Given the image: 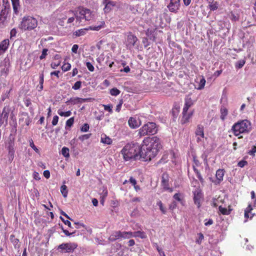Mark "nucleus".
Instances as JSON below:
<instances>
[{
    "mask_svg": "<svg viewBox=\"0 0 256 256\" xmlns=\"http://www.w3.org/2000/svg\"><path fill=\"white\" fill-rule=\"evenodd\" d=\"M195 135L196 137V142H204L205 138L204 134V126L202 124H198L195 130Z\"/></svg>",
    "mask_w": 256,
    "mask_h": 256,
    "instance_id": "8",
    "label": "nucleus"
},
{
    "mask_svg": "<svg viewBox=\"0 0 256 256\" xmlns=\"http://www.w3.org/2000/svg\"><path fill=\"white\" fill-rule=\"evenodd\" d=\"M76 17L72 16L69 18L67 20L68 24H72V25H76Z\"/></svg>",
    "mask_w": 256,
    "mask_h": 256,
    "instance_id": "47",
    "label": "nucleus"
},
{
    "mask_svg": "<svg viewBox=\"0 0 256 256\" xmlns=\"http://www.w3.org/2000/svg\"><path fill=\"white\" fill-rule=\"evenodd\" d=\"M198 238L196 240V242L198 244H200L202 240L204 238V236L202 233H199L198 234Z\"/></svg>",
    "mask_w": 256,
    "mask_h": 256,
    "instance_id": "53",
    "label": "nucleus"
},
{
    "mask_svg": "<svg viewBox=\"0 0 256 256\" xmlns=\"http://www.w3.org/2000/svg\"><path fill=\"white\" fill-rule=\"evenodd\" d=\"M104 3L105 4V6L104 10L105 12H109L112 8L116 5L115 2L109 0H104Z\"/></svg>",
    "mask_w": 256,
    "mask_h": 256,
    "instance_id": "19",
    "label": "nucleus"
},
{
    "mask_svg": "<svg viewBox=\"0 0 256 256\" xmlns=\"http://www.w3.org/2000/svg\"><path fill=\"white\" fill-rule=\"evenodd\" d=\"M60 218L61 220L63 222L66 224L67 225L68 227H71V223L68 220H65L63 218L62 216L60 217Z\"/></svg>",
    "mask_w": 256,
    "mask_h": 256,
    "instance_id": "62",
    "label": "nucleus"
},
{
    "mask_svg": "<svg viewBox=\"0 0 256 256\" xmlns=\"http://www.w3.org/2000/svg\"><path fill=\"white\" fill-rule=\"evenodd\" d=\"M112 140L104 134H102L100 138V142L106 144H110L112 143Z\"/></svg>",
    "mask_w": 256,
    "mask_h": 256,
    "instance_id": "24",
    "label": "nucleus"
},
{
    "mask_svg": "<svg viewBox=\"0 0 256 256\" xmlns=\"http://www.w3.org/2000/svg\"><path fill=\"white\" fill-rule=\"evenodd\" d=\"M62 56L60 54H56L54 57V60L55 62H53L50 64V66L53 69H56L58 67L61 63Z\"/></svg>",
    "mask_w": 256,
    "mask_h": 256,
    "instance_id": "17",
    "label": "nucleus"
},
{
    "mask_svg": "<svg viewBox=\"0 0 256 256\" xmlns=\"http://www.w3.org/2000/svg\"><path fill=\"white\" fill-rule=\"evenodd\" d=\"M86 65L88 68V69L90 71V72H93L94 70V67L93 66V65L89 62H86Z\"/></svg>",
    "mask_w": 256,
    "mask_h": 256,
    "instance_id": "51",
    "label": "nucleus"
},
{
    "mask_svg": "<svg viewBox=\"0 0 256 256\" xmlns=\"http://www.w3.org/2000/svg\"><path fill=\"white\" fill-rule=\"evenodd\" d=\"M40 86H39V90H42L43 89V84L44 82V74H42L40 75Z\"/></svg>",
    "mask_w": 256,
    "mask_h": 256,
    "instance_id": "46",
    "label": "nucleus"
},
{
    "mask_svg": "<svg viewBox=\"0 0 256 256\" xmlns=\"http://www.w3.org/2000/svg\"><path fill=\"white\" fill-rule=\"evenodd\" d=\"M220 118L222 121H224L228 114V109L224 106H222L220 108Z\"/></svg>",
    "mask_w": 256,
    "mask_h": 256,
    "instance_id": "23",
    "label": "nucleus"
},
{
    "mask_svg": "<svg viewBox=\"0 0 256 256\" xmlns=\"http://www.w3.org/2000/svg\"><path fill=\"white\" fill-rule=\"evenodd\" d=\"M220 212L222 214L224 215H228L230 214V210H228L226 208H224L222 207V206H220L218 208Z\"/></svg>",
    "mask_w": 256,
    "mask_h": 256,
    "instance_id": "35",
    "label": "nucleus"
},
{
    "mask_svg": "<svg viewBox=\"0 0 256 256\" xmlns=\"http://www.w3.org/2000/svg\"><path fill=\"white\" fill-rule=\"evenodd\" d=\"M6 6H5V8L4 9H2L0 13V16H2L4 19L6 20Z\"/></svg>",
    "mask_w": 256,
    "mask_h": 256,
    "instance_id": "63",
    "label": "nucleus"
},
{
    "mask_svg": "<svg viewBox=\"0 0 256 256\" xmlns=\"http://www.w3.org/2000/svg\"><path fill=\"white\" fill-rule=\"evenodd\" d=\"M158 132V128L154 122H148L144 124L138 130V135L142 136L146 135H154Z\"/></svg>",
    "mask_w": 256,
    "mask_h": 256,
    "instance_id": "5",
    "label": "nucleus"
},
{
    "mask_svg": "<svg viewBox=\"0 0 256 256\" xmlns=\"http://www.w3.org/2000/svg\"><path fill=\"white\" fill-rule=\"evenodd\" d=\"M246 63L244 60H241L238 61L236 64V67L238 68H242Z\"/></svg>",
    "mask_w": 256,
    "mask_h": 256,
    "instance_id": "43",
    "label": "nucleus"
},
{
    "mask_svg": "<svg viewBox=\"0 0 256 256\" xmlns=\"http://www.w3.org/2000/svg\"><path fill=\"white\" fill-rule=\"evenodd\" d=\"M224 172H225L223 169H218L217 170L216 176L218 181V183H220L223 180Z\"/></svg>",
    "mask_w": 256,
    "mask_h": 256,
    "instance_id": "22",
    "label": "nucleus"
},
{
    "mask_svg": "<svg viewBox=\"0 0 256 256\" xmlns=\"http://www.w3.org/2000/svg\"><path fill=\"white\" fill-rule=\"evenodd\" d=\"M232 131L234 135L238 138H242L241 134L248 133L251 130V124L247 120H240L235 123L232 127Z\"/></svg>",
    "mask_w": 256,
    "mask_h": 256,
    "instance_id": "3",
    "label": "nucleus"
},
{
    "mask_svg": "<svg viewBox=\"0 0 256 256\" xmlns=\"http://www.w3.org/2000/svg\"><path fill=\"white\" fill-rule=\"evenodd\" d=\"M9 44L8 39H5L0 42V56L7 50Z\"/></svg>",
    "mask_w": 256,
    "mask_h": 256,
    "instance_id": "18",
    "label": "nucleus"
},
{
    "mask_svg": "<svg viewBox=\"0 0 256 256\" xmlns=\"http://www.w3.org/2000/svg\"><path fill=\"white\" fill-rule=\"evenodd\" d=\"M8 154V156H9V160L10 161H12L14 158V151L9 150Z\"/></svg>",
    "mask_w": 256,
    "mask_h": 256,
    "instance_id": "59",
    "label": "nucleus"
},
{
    "mask_svg": "<svg viewBox=\"0 0 256 256\" xmlns=\"http://www.w3.org/2000/svg\"><path fill=\"white\" fill-rule=\"evenodd\" d=\"M123 158L126 161L130 159L140 158V146L136 143L126 144L121 150Z\"/></svg>",
    "mask_w": 256,
    "mask_h": 256,
    "instance_id": "2",
    "label": "nucleus"
},
{
    "mask_svg": "<svg viewBox=\"0 0 256 256\" xmlns=\"http://www.w3.org/2000/svg\"><path fill=\"white\" fill-rule=\"evenodd\" d=\"M60 192L62 194L64 197L66 198L68 196V190H67V186L63 184L61 188H60Z\"/></svg>",
    "mask_w": 256,
    "mask_h": 256,
    "instance_id": "34",
    "label": "nucleus"
},
{
    "mask_svg": "<svg viewBox=\"0 0 256 256\" xmlns=\"http://www.w3.org/2000/svg\"><path fill=\"white\" fill-rule=\"evenodd\" d=\"M248 164L246 160H241L238 162V166L240 168L244 167Z\"/></svg>",
    "mask_w": 256,
    "mask_h": 256,
    "instance_id": "61",
    "label": "nucleus"
},
{
    "mask_svg": "<svg viewBox=\"0 0 256 256\" xmlns=\"http://www.w3.org/2000/svg\"><path fill=\"white\" fill-rule=\"evenodd\" d=\"M88 98H82L78 97H75L70 98L66 102V103L68 104H71L74 105L78 104H81L82 102H86L88 101Z\"/></svg>",
    "mask_w": 256,
    "mask_h": 256,
    "instance_id": "14",
    "label": "nucleus"
},
{
    "mask_svg": "<svg viewBox=\"0 0 256 256\" xmlns=\"http://www.w3.org/2000/svg\"><path fill=\"white\" fill-rule=\"evenodd\" d=\"M78 44H75L73 45L72 48V52L76 54L78 52Z\"/></svg>",
    "mask_w": 256,
    "mask_h": 256,
    "instance_id": "64",
    "label": "nucleus"
},
{
    "mask_svg": "<svg viewBox=\"0 0 256 256\" xmlns=\"http://www.w3.org/2000/svg\"><path fill=\"white\" fill-rule=\"evenodd\" d=\"M71 68V64L70 63H64L62 66V69L64 72H67Z\"/></svg>",
    "mask_w": 256,
    "mask_h": 256,
    "instance_id": "39",
    "label": "nucleus"
},
{
    "mask_svg": "<svg viewBox=\"0 0 256 256\" xmlns=\"http://www.w3.org/2000/svg\"><path fill=\"white\" fill-rule=\"evenodd\" d=\"M76 26L83 25L86 21L90 20L92 18L90 10L84 8H79L74 14Z\"/></svg>",
    "mask_w": 256,
    "mask_h": 256,
    "instance_id": "4",
    "label": "nucleus"
},
{
    "mask_svg": "<svg viewBox=\"0 0 256 256\" xmlns=\"http://www.w3.org/2000/svg\"><path fill=\"white\" fill-rule=\"evenodd\" d=\"M48 50L47 48H44L42 50L41 56H40V60H43L46 58V56L48 54L47 52Z\"/></svg>",
    "mask_w": 256,
    "mask_h": 256,
    "instance_id": "50",
    "label": "nucleus"
},
{
    "mask_svg": "<svg viewBox=\"0 0 256 256\" xmlns=\"http://www.w3.org/2000/svg\"><path fill=\"white\" fill-rule=\"evenodd\" d=\"M88 28H82L74 32V35L76 36H80L86 34Z\"/></svg>",
    "mask_w": 256,
    "mask_h": 256,
    "instance_id": "26",
    "label": "nucleus"
},
{
    "mask_svg": "<svg viewBox=\"0 0 256 256\" xmlns=\"http://www.w3.org/2000/svg\"><path fill=\"white\" fill-rule=\"evenodd\" d=\"M208 7L210 10L214 11L218 8V4L217 2H208Z\"/></svg>",
    "mask_w": 256,
    "mask_h": 256,
    "instance_id": "31",
    "label": "nucleus"
},
{
    "mask_svg": "<svg viewBox=\"0 0 256 256\" xmlns=\"http://www.w3.org/2000/svg\"><path fill=\"white\" fill-rule=\"evenodd\" d=\"M133 237L132 232H122L121 238L124 239H128Z\"/></svg>",
    "mask_w": 256,
    "mask_h": 256,
    "instance_id": "29",
    "label": "nucleus"
},
{
    "mask_svg": "<svg viewBox=\"0 0 256 256\" xmlns=\"http://www.w3.org/2000/svg\"><path fill=\"white\" fill-rule=\"evenodd\" d=\"M128 123L129 126L132 128H136L141 124L140 120L136 118H130Z\"/></svg>",
    "mask_w": 256,
    "mask_h": 256,
    "instance_id": "15",
    "label": "nucleus"
},
{
    "mask_svg": "<svg viewBox=\"0 0 256 256\" xmlns=\"http://www.w3.org/2000/svg\"><path fill=\"white\" fill-rule=\"evenodd\" d=\"M194 197L193 200L194 203L196 205L198 208L201 206L202 202L204 200V196L201 189L199 187H197L192 192Z\"/></svg>",
    "mask_w": 256,
    "mask_h": 256,
    "instance_id": "7",
    "label": "nucleus"
},
{
    "mask_svg": "<svg viewBox=\"0 0 256 256\" xmlns=\"http://www.w3.org/2000/svg\"><path fill=\"white\" fill-rule=\"evenodd\" d=\"M104 24V22H102V24H99L98 26H90L88 28V30L98 31V30H99L100 29L102 28L103 27V26Z\"/></svg>",
    "mask_w": 256,
    "mask_h": 256,
    "instance_id": "38",
    "label": "nucleus"
},
{
    "mask_svg": "<svg viewBox=\"0 0 256 256\" xmlns=\"http://www.w3.org/2000/svg\"><path fill=\"white\" fill-rule=\"evenodd\" d=\"M162 147L160 140L157 136L144 138L140 148V158L146 162L151 160L156 156Z\"/></svg>",
    "mask_w": 256,
    "mask_h": 256,
    "instance_id": "1",
    "label": "nucleus"
},
{
    "mask_svg": "<svg viewBox=\"0 0 256 256\" xmlns=\"http://www.w3.org/2000/svg\"><path fill=\"white\" fill-rule=\"evenodd\" d=\"M2 116L4 119H5L6 120H7L8 116V112H6L5 109H4L2 111Z\"/></svg>",
    "mask_w": 256,
    "mask_h": 256,
    "instance_id": "58",
    "label": "nucleus"
},
{
    "mask_svg": "<svg viewBox=\"0 0 256 256\" xmlns=\"http://www.w3.org/2000/svg\"><path fill=\"white\" fill-rule=\"evenodd\" d=\"M14 12L18 14L20 9V0H11Z\"/></svg>",
    "mask_w": 256,
    "mask_h": 256,
    "instance_id": "21",
    "label": "nucleus"
},
{
    "mask_svg": "<svg viewBox=\"0 0 256 256\" xmlns=\"http://www.w3.org/2000/svg\"><path fill=\"white\" fill-rule=\"evenodd\" d=\"M156 204L159 206L160 211L164 214L166 212V208L163 206L162 203L160 200L157 201Z\"/></svg>",
    "mask_w": 256,
    "mask_h": 256,
    "instance_id": "36",
    "label": "nucleus"
},
{
    "mask_svg": "<svg viewBox=\"0 0 256 256\" xmlns=\"http://www.w3.org/2000/svg\"><path fill=\"white\" fill-rule=\"evenodd\" d=\"M30 146L37 153H40L39 150L34 144V142L32 139L29 140Z\"/></svg>",
    "mask_w": 256,
    "mask_h": 256,
    "instance_id": "40",
    "label": "nucleus"
},
{
    "mask_svg": "<svg viewBox=\"0 0 256 256\" xmlns=\"http://www.w3.org/2000/svg\"><path fill=\"white\" fill-rule=\"evenodd\" d=\"M138 40L136 36L132 34V33L129 34L128 36L127 40L126 41V46L128 48L131 49L134 46L136 42Z\"/></svg>",
    "mask_w": 256,
    "mask_h": 256,
    "instance_id": "11",
    "label": "nucleus"
},
{
    "mask_svg": "<svg viewBox=\"0 0 256 256\" xmlns=\"http://www.w3.org/2000/svg\"><path fill=\"white\" fill-rule=\"evenodd\" d=\"M16 34L17 30L15 28H14L12 30H11L10 32V38L12 39L14 37H15L16 36Z\"/></svg>",
    "mask_w": 256,
    "mask_h": 256,
    "instance_id": "52",
    "label": "nucleus"
},
{
    "mask_svg": "<svg viewBox=\"0 0 256 256\" xmlns=\"http://www.w3.org/2000/svg\"><path fill=\"white\" fill-rule=\"evenodd\" d=\"M193 111L190 112H188V111L184 112V109H182V118L181 120V122L182 124H184L188 122L189 120L192 118L193 114Z\"/></svg>",
    "mask_w": 256,
    "mask_h": 256,
    "instance_id": "16",
    "label": "nucleus"
},
{
    "mask_svg": "<svg viewBox=\"0 0 256 256\" xmlns=\"http://www.w3.org/2000/svg\"><path fill=\"white\" fill-rule=\"evenodd\" d=\"M58 119L59 118L58 116H54L53 117V119L52 122V126H56L58 124Z\"/></svg>",
    "mask_w": 256,
    "mask_h": 256,
    "instance_id": "55",
    "label": "nucleus"
},
{
    "mask_svg": "<svg viewBox=\"0 0 256 256\" xmlns=\"http://www.w3.org/2000/svg\"><path fill=\"white\" fill-rule=\"evenodd\" d=\"M10 240L16 248H20V244H19L18 239L15 238L14 236L11 235L10 236Z\"/></svg>",
    "mask_w": 256,
    "mask_h": 256,
    "instance_id": "28",
    "label": "nucleus"
},
{
    "mask_svg": "<svg viewBox=\"0 0 256 256\" xmlns=\"http://www.w3.org/2000/svg\"><path fill=\"white\" fill-rule=\"evenodd\" d=\"M133 237L136 238L138 237L141 238H146V233L142 231H136L135 232H132Z\"/></svg>",
    "mask_w": 256,
    "mask_h": 256,
    "instance_id": "27",
    "label": "nucleus"
},
{
    "mask_svg": "<svg viewBox=\"0 0 256 256\" xmlns=\"http://www.w3.org/2000/svg\"><path fill=\"white\" fill-rule=\"evenodd\" d=\"M82 86V82L80 81H78L72 86V88L74 90H79Z\"/></svg>",
    "mask_w": 256,
    "mask_h": 256,
    "instance_id": "44",
    "label": "nucleus"
},
{
    "mask_svg": "<svg viewBox=\"0 0 256 256\" xmlns=\"http://www.w3.org/2000/svg\"><path fill=\"white\" fill-rule=\"evenodd\" d=\"M194 104V101L191 98V94H189L186 96L184 98V104L183 108L184 111H188V108Z\"/></svg>",
    "mask_w": 256,
    "mask_h": 256,
    "instance_id": "13",
    "label": "nucleus"
},
{
    "mask_svg": "<svg viewBox=\"0 0 256 256\" xmlns=\"http://www.w3.org/2000/svg\"><path fill=\"white\" fill-rule=\"evenodd\" d=\"M70 150L66 147H63L62 149L61 153L65 158H69L70 157Z\"/></svg>",
    "mask_w": 256,
    "mask_h": 256,
    "instance_id": "32",
    "label": "nucleus"
},
{
    "mask_svg": "<svg viewBox=\"0 0 256 256\" xmlns=\"http://www.w3.org/2000/svg\"><path fill=\"white\" fill-rule=\"evenodd\" d=\"M104 60V54H100L96 59V61L99 64L102 62Z\"/></svg>",
    "mask_w": 256,
    "mask_h": 256,
    "instance_id": "60",
    "label": "nucleus"
},
{
    "mask_svg": "<svg viewBox=\"0 0 256 256\" xmlns=\"http://www.w3.org/2000/svg\"><path fill=\"white\" fill-rule=\"evenodd\" d=\"M90 129L89 124H84L80 128V130L82 132H86L88 131Z\"/></svg>",
    "mask_w": 256,
    "mask_h": 256,
    "instance_id": "49",
    "label": "nucleus"
},
{
    "mask_svg": "<svg viewBox=\"0 0 256 256\" xmlns=\"http://www.w3.org/2000/svg\"><path fill=\"white\" fill-rule=\"evenodd\" d=\"M110 94L112 96H117L120 94V91L118 88H114L110 90Z\"/></svg>",
    "mask_w": 256,
    "mask_h": 256,
    "instance_id": "41",
    "label": "nucleus"
},
{
    "mask_svg": "<svg viewBox=\"0 0 256 256\" xmlns=\"http://www.w3.org/2000/svg\"><path fill=\"white\" fill-rule=\"evenodd\" d=\"M204 222V225L206 226L212 225L214 222L213 220L212 219H205Z\"/></svg>",
    "mask_w": 256,
    "mask_h": 256,
    "instance_id": "54",
    "label": "nucleus"
},
{
    "mask_svg": "<svg viewBox=\"0 0 256 256\" xmlns=\"http://www.w3.org/2000/svg\"><path fill=\"white\" fill-rule=\"evenodd\" d=\"M91 134H85L82 135L78 137L79 140H80L81 141H84V140L88 139L90 136H91Z\"/></svg>",
    "mask_w": 256,
    "mask_h": 256,
    "instance_id": "45",
    "label": "nucleus"
},
{
    "mask_svg": "<svg viewBox=\"0 0 256 256\" xmlns=\"http://www.w3.org/2000/svg\"><path fill=\"white\" fill-rule=\"evenodd\" d=\"M252 208L251 205H248L244 211V217L246 218H249V213L252 210Z\"/></svg>",
    "mask_w": 256,
    "mask_h": 256,
    "instance_id": "42",
    "label": "nucleus"
},
{
    "mask_svg": "<svg viewBox=\"0 0 256 256\" xmlns=\"http://www.w3.org/2000/svg\"><path fill=\"white\" fill-rule=\"evenodd\" d=\"M122 232L116 231L114 232L109 237L108 240L111 242H114L116 240L121 238Z\"/></svg>",
    "mask_w": 256,
    "mask_h": 256,
    "instance_id": "20",
    "label": "nucleus"
},
{
    "mask_svg": "<svg viewBox=\"0 0 256 256\" xmlns=\"http://www.w3.org/2000/svg\"><path fill=\"white\" fill-rule=\"evenodd\" d=\"M174 200L180 202L181 203H182V200L180 198V194L176 193V194H174Z\"/></svg>",
    "mask_w": 256,
    "mask_h": 256,
    "instance_id": "56",
    "label": "nucleus"
},
{
    "mask_svg": "<svg viewBox=\"0 0 256 256\" xmlns=\"http://www.w3.org/2000/svg\"><path fill=\"white\" fill-rule=\"evenodd\" d=\"M155 30L152 28H148L146 31V35L150 39L152 40H155Z\"/></svg>",
    "mask_w": 256,
    "mask_h": 256,
    "instance_id": "25",
    "label": "nucleus"
},
{
    "mask_svg": "<svg viewBox=\"0 0 256 256\" xmlns=\"http://www.w3.org/2000/svg\"><path fill=\"white\" fill-rule=\"evenodd\" d=\"M168 176L167 174H162V185L165 190H168L170 192H172L173 189L169 187L168 184Z\"/></svg>",
    "mask_w": 256,
    "mask_h": 256,
    "instance_id": "12",
    "label": "nucleus"
},
{
    "mask_svg": "<svg viewBox=\"0 0 256 256\" xmlns=\"http://www.w3.org/2000/svg\"><path fill=\"white\" fill-rule=\"evenodd\" d=\"M58 114L61 116L68 117L72 114V112L70 110L66 112H64L60 110H58Z\"/></svg>",
    "mask_w": 256,
    "mask_h": 256,
    "instance_id": "33",
    "label": "nucleus"
},
{
    "mask_svg": "<svg viewBox=\"0 0 256 256\" xmlns=\"http://www.w3.org/2000/svg\"><path fill=\"white\" fill-rule=\"evenodd\" d=\"M167 7L170 12L176 14L180 7V0H170Z\"/></svg>",
    "mask_w": 256,
    "mask_h": 256,
    "instance_id": "10",
    "label": "nucleus"
},
{
    "mask_svg": "<svg viewBox=\"0 0 256 256\" xmlns=\"http://www.w3.org/2000/svg\"><path fill=\"white\" fill-rule=\"evenodd\" d=\"M74 122V118L72 117L68 120L66 122V126L71 127Z\"/></svg>",
    "mask_w": 256,
    "mask_h": 256,
    "instance_id": "48",
    "label": "nucleus"
},
{
    "mask_svg": "<svg viewBox=\"0 0 256 256\" xmlns=\"http://www.w3.org/2000/svg\"><path fill=\"white\" fill-rule=\"evenodd\" d=\"M77 247L74 243L62 244L58 246V248L62 250L64 252H71Z\"/></svg>",
    "mask_w": 256,
    "mask_h": 256,
    "instance_id": "9",
    "label": "nucleus"
},
{
    "mask_svg": "<svg viewBox=\"0 0 256 256\" xmlns=\"http://www.w3.org/2000/svg\"><path fill=\"white\" fill-rule=\"evenodd\" d=\"M38 21L36 18L30 16H24L20 24V28L26 30H31L36 28Z\"/></svg>",
    "mask_w": 256,
    "mask_h": 256,
    "instance_id": "6",
    "label": "nucleus"
},
{
    "mask_svg": "<svg viewBox=\"0 0 256 256\" xmlns=\"http://www.w3.org/2000/svg\"><path fill=\"white\" fill-rule=\"evenodd\" d=\"M205 84H206V80L204 78H202L200 79V80L199 82L198 86L197 88V89L199 90L203 89L204 88Z\"/></svg>",
    "mask_w": 256,
    "mask_h": 256,
    "instance_id": "37",
    "label": "nucleus"
},
{
    "mask_svg": "<svg viewBox=\"0 0 256 256\" xmlns=\"http://www.w3.org/2000/svg\"><path fill=\"white\" fill-rule=\"evenodd\" d=\"M104 110L106 111H108L110 113H112V106L109 104L108 105H104Z\"/></svg>",
    "mask_w": 256,
    "mask_h": 256,
    "instance_id": "57",
    "label": "nucleus"
},
{
    "mask_svg": "<svg viewBox=\"0 0 256 256\" xmlns=\"http://www.w3.org/2000/svg\"><path fill=\"white\" fill-rule=\"evenodd\" d=\"M4 69H2L1 70L2 75L4 73L6 74H7L8 71V68L10 66V64L8 62V60H6V59L4 60Z\"/></svg>",
    "mask_w": 256,
    "mask_h": 256,
    "instance_id": "30",
    "label": "nucleus"
}]
</instances>
